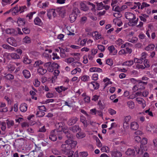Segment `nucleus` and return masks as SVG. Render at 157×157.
I'll return each instance as SVG.
<instances>
[{"label":"nucleus","instance_id":"1","mask_svg":"<svg viewBox=\"0 0 157 157\" xmlns=\"http://www.w3.org/2000/svg\"><path fill=\"white\" fill-rule=\"evenodd\" d=\"M147 142V139L146 138H143L141 142L140 147H135V151L137 153L141 155L143 154L144 151H145L147 150V147L145 145Z\"/></svg>","mask_w":157,"mask_h":157},{"label":"nucleus","instance_id":"2","mask_svg":"<svg viewBox=\"0 0 157 157\" xmlns=\"http://www.w3.org/2000/svg\"><path fill=\"white\" fill-rule=\"evenodd\" d=\"M68 143H65L61 146V148L63 154L65 155H68V157H72L73 155L74 151L71 150L70 145Z\"/></svg>","mask_w":157,"mask_h":157},{"label":"nucleus","instance_id":"3","mask_svg":"<svg viewBox=\"0 0 157 157\" xmlns=\"http://www.w3.org/2000/svg\"><path fill=\"white\" fill-rule=\"evenodd\" d=\"M124 15L126 18L131 23H132L133 25H136L138 18H136L134 14L131 12H125Z\"/></svg>","mask_w":157,"mask_h":157},{"label":"nucleus","instance_id":"4","mask_svg":"<svg viewBox=\"0 0 157 157\" xmlns=\"http://www.w3.org/2000/svg\"><path fill=\"white\" fill-rule=\"evenodd\" d=\"M60 134L58 132L57 130H54L51 131L49 136V139L53 141H56L57 138V136Z\"/></svg>","mask_w":157,"mask_h":157},{"label":"nucleus","instance_id":"5","mask_svg":"<svg viewBox=\"0 0 157 157\" xmlns=\"http://www.w3.org/2000/svg\"><path fill=\"white\" fill-rule=\"evenodd\" d=\"M131 119L130 115L125 116L124 117L123 127L124 129L127 128L129 125V121Z\"/></svg>","mask_w":157,"mask_h":157},{"label":"nucleus","instance_id":"6","mask_svg":"<svg viewBox=\"0 0 157 157\" xmlns=\"http://www.w3.org/2000/svg\"><path fill=\"white\" fill-rule=\"evenodd\" d=\"M78 120V118L76 117H72L68 120L67 122V124L70 126L72 125L76 124Z\"/></svg>","mask_w":157,"mask_h":157},{"label":"nucleus","instance_id":"7","mask_svg":"<svg viewBox=\"0 0 157 157\" xmlns=\"http://www.w3.org/2000/svg\"><path fill=\"white\" fill-rule=\"evenodd\" d=\"M56 15V14L55 10L51 9L48 11L47 16L50 19H51L52 17H55Z\"/></svg>","mask_w":157,"mask_h":157},{"label":"nucleus","instance_id":"8","mask_svg":"<svg viewBox=\"0 0 157 157\" xmlns=\"http://www.w3.org/2000/svg\"><path fill=\"white\" fill-rule=\"evenodd\" d=\"M6 104L5 103L0 102V112H6L8 110V108L6 107Z\"/></svg>","mask_w":157,"mask_h":157},{"label":"nucleus","instance_id":"9","mask_svg":"<svg viewBox=\"0 0 157 157\" xmlns=\"http://www.w3.org/2000/svg\"><path fill=\"white\" fill-rule=\"evenodd\" d=\"M65 143H68V144L70 145L71 149L72 148L75 147L77 144V142L76 141H74L72 140L68 139L66 140L65 141Z\"/></svg>","mask_w":157,"mask_h":157},{"label":"nucleus","instance_id":"10","mask_svg":"<svg viewBox=\"0 0 157 157\" xmlns=\"http://www.w3.org/2000/svg\"><path fill=\"white\" fill-rule=\"evenodd\" d=\"M108 49L109 51V53L111 55H115L117 52V50L115 49L114 46L113 45L108 47Z\"/></svg>","mask_w":157,"mask_h":157},{"label":"nucleus","instance_id":"11","mask_svg":"<svg viewBox=\"0 0 157 157\" xmlns=\"http://www.w3.org/2000/svg\"><path fill=\"white\" fill-rule=\"evenodd\" d=\"M7 42L9 44L13 46L16 47L17 46V44L16 42V40L13 38H8L7 40Z\"/></svg>","mask_w":157,"mask_h":157},{"label":"nucleus","instance_id":"12","mask_svg":"<svg viewBox=\"0 0 157 157\" xmlns=\"http://www.w3.org/2000/svg\"><path fill=\"white\" fill-rule=\"evenodd\" d=\"M139 124L135 121H133L130 124V128L132 130H136L139 128Z\"/></svg>","mask_w":157,"mask_h":157},{"label":"nucleus","instance_id":"13","mask_svg":"<svg viewBox=\"0 0 157 157\" xmlns=\"http://www.w3.org/2000/svg\"><path fill=\"white\" fill-rule=\"evenodd\" d=\"M37 71L39 74L43 75L47 72V70L44 68L43 67L41 66L37 69Z\"/></svg>","mask_w":157,"mask_h":157},{"label":"nucleus","instance_id":"14","mask_svg":"<svg viewBox=\"0 0 157 157\" xmlns=\"http://www.w3.org/2000/svg\"><path fill=\"white\" fill-rule=\"evenodd\" d=\"M27 109L28 105L27 104L25 103H22L20 105V109L21 112H25L27 110Z\"/></svg>","mask_w":157,"mask_h":157},{"label":"nucleus","instance_id":"15","mask_svg":"<svg viewBox=\"0 0 157 157\" xmlns=\"http://www.w3.org/2000/svg\"><path fill=\"white\" fill-rule=\"evenodd\" d=\"M92 35L94 40H97L101 38V34L99 33L97 31L93 32Z\"/></svg>","mask_w":157,"mask_h":157},{"label":"nucleus","instance_id":"16","mask_svg":"<svg viewBox=\"0 0 157 157\" xmlns=\"http://www.w3.org/2000/svg\"><path fill=\"white\" fill-rule=\"evenodd\" d=\"M22 74L24 77L26 78H29L31 76L30 72L27 70H24L22 71Z\"/></svg>","mask_w":157,"mask_h":157},{"label":"nucleus","instance_id":"17","mask_svg":"<svg viewBox=\"0 0 157 157\" xmlns=\"http://www.w3.org/2000/svg\"><path fill=\"white\" fill-rule=\"evenodd\" d=\"M111 155L112 157H121L122 155V154L119 151H114L112 152Z\"/></svg>","mask_w":157,"mask_h":157},{"label":"nucleus","instance_id":"18","mask_svg":"<svg viewBox=\"0 0 157 157\" xmlns=\"http://www.w3.org/2000/svg\"><path fill=\"white\" fill-rule=\"evenodd\" d=\"M135 150L133 149L128 148L126 152V154L127 155L133 156L135 154Z\"/></svg>","mask_w":157,"mask_h":157},{"label":"nucleus","instance_id":"19","mask_svg":"<svg viewBox=\"0 0 157 157\" xmlns=\"http://www.w3.org/2000/svg\"><path fill=\"white\" fill-rule=\"evenodd\" d=\"M67 89V87H65L62 86H58L55 88L56 91L59 93H60L62 91H65Z\"/></svg>","mask_w":157,"mask_h":157},{"label":"nucleus","instance_id":"20","mask_svg":"<svg viewBox=\"0 0 157 157\" xmlns=\"http://www.w3.org/2000/svg\"><path fill=\"white\" fill-rule=\"evenodd\" d=\"M70 129L74 132H76L78 131H80L81 130V128L78 125H75L71 127Z\"/></svg>","mask_w":157,"mask_h":157},{"label":"nucleus","instance_id":"21","mask_svg":"<svg viewBox=\"0 0 157 157\" xmlns=\"http://www.w3.org/2000/svg\"><path fill=\"white\" fill-rule=\"evenodd\" d=\"M89 70L91 72H97L98 73H101L102 72V70L101 69L96 67H91L90 69Z\"/></svg>","mask_w":157,"mask_h":157},{"label":"nucleus","instance_id":"22","mask_svg":"<svg viewBox=\"0 0 157 157\" xmlns=\"http://www.w3.org/2000/svg\"><path fill=\"white\" fill-rule=\"evenodd\" d=\"M57 127H58L57 129L55 130H57L59 134H60L63 128V123H58L57 125Z\"/></svg>","mask_w":157,"mask_h":157},{"label":"nucleus","instance_id":"23","mask_svg":"<svg viewBox=\"0 0 157 157\" xmlns=\"http://www.w3.org/2000/svg\"><path fill=\"white\" fill-rule=\"evenodd\" d=\"M80 121L82 123L84 126L86 127L87 126V123L86 122V118L83 115H81L80 118Z\"/></svg>","mask_w":157,"mask_h":157},{"label":"nucleus","instance_id":"24","mask_svg":"<svg viewBox=\"0 0 157 157\" xmlns=\"http://www.w3.org/2000/svg\"><path fill=\"white\" fill-rule=\"evenodd\" d=\"M6 121L7 127L8 128H11V127L13 126L14 124V121L12 120H7Z\"/></svg>","mask_w":157,"mask_h":157},{"label":"nucleus","instance_id":"25","mask_svg":"<svg viewBox=\"0 0 157 157\" xmlns=\"http://www.w3.org/2000/svg\"><path fill=\"white\" fill-rule=\"evenodd\" d=\"M25 23V20L24 19L18 18L17 21V23L19 26L24 25Z\"/></svg>","mask_w":157,"mask_h":157},{"label":"nucleus","instance_id":"26","mask_svg":"<svg viewBox=\"0 0 157 157\" xmlns=\"http://www.w3.org/2000/svg\"><path fill=\"white\" fill-rule=\"evenodd\" d=\"M133 64V61L132 60H130L124 62L122 63V65L126 66L128 67H130Z\"/></svg>","mask_w":157,"mask_h":157},{"label":"nucleus","instance_id":"27","mask_svg":"<svg viewBox=\"0 0 157 157\" xmlns=\"http://www.w3.org/2000/svg\"><path fill=\"white\" fill-rule=\"evenodd\" d=\"M90 84L92 86L94 90L98 89L99 86V84L95 81L91 82Z\"/></svg>","mask_w":157,"mask_h":157},{"label":"nucleus","instance_id":"28","mask_svg":"<svg viewBox=\"0 0 157 157\" xmlns=\"http://www.w3.org/2000/svg\"><path fill=\"white\" fill-rule=\"evenodd\" d=\"M6 33L10 34H15L16 33L15 30L12 28L6 29Z\"/></svg>","mask_w":157,"mask_h":157},{"label":"nucleus","instance_id":"29","mask_svg":"<svg viewBox=\"0 0 157 157\" xmlns=\"http://www.w3.org/2000/svg\"><path fill=\"white\" fill-rule=\"evenodd\" d=\"M2 47L4 49L9 50L10 51H13L15 50L14 48L7 44H3L2 45Z\"/></svg>","mask_w":157,"mask_h":157},{"label":"nucleus","instance_id":"30","mask_svg":"<svg viewBox=\"0 0 157 157\" xmlns=\"http://www.w3.org/2000/svg\"><path fill=\"white\" fill-rule=\"evenodd\" d=\"M44 62L40 60H39L35 62L33 66L35 67H40V66L43 64Z\"/></svg>","mask_w":157,"mask_h":157},{"label":"nucleus","instance_id":"31","mask_svg":"<svg viewBox=\"0 0 157 157\" xmlns=\"http://www.w3.org/2000/svg\"><path fill=\"white\" fill-rule=\"evenodd\" d=\"M34 21L35 25H40L42 24V22L41 19L38 17H36L34 20Z\"/></svg>","mask_w":157,"mask_h":157},{"label":"nucleus","instance_id":"32","mask_svg":"<svg viewBox=\"0 0 157 157\" xmlns=\"http://www.w3.org/2000/svg\"><path fill=\"white\" fill-rule=\"evenodd\" d=\"M76 15L75 13H72L69 16L70 20L72 23L74 22L76 18Z\"/></svg>","mask_w":157,"mask_h":157},{"label":"nucleus","instance_id":"33","mask_svg":"<svg viewBox=\"0 0 157 157\" xmlns=\"http://www.w3.org/2000/svg\"><path fill=\"white\" fill-rule=\"evenodd\" d=\"M86 41L87 39H85L82 40L79 39L78 40L77 44L78 45L84 46L85 45Z\"/></svg>","mask_w":157,"mask_h":157},{"label":"nucleus","instance_id":"34","mask_svg":"<svg viewBox=\"0 0 157 157\" xmlns=\"http://www.w3.org/2000/svg\"><path fill=\"white\" fill-rule=\"evenodd\" d=\"M23 7H18L17 6H16L13 9L12 12L13 13H16L19 11V10H21V9H23Z\"/></svg>","mask_w":157,"mask_h":157},{"label":"nucleus","instance_id":"35","mask_svg":"<svg viewBox=\"0 0 157 157\" xmlns=\"http://www.w3.org/2000/svg\"><path fill=\"white\" fill-rule=\"evenodd\" d=\"M81 71V70L80 68L76 67L71 71V74L73 75L77 73V72L80 73Z\"/></svg>","mask_w":157,"mask_h":157},{"label":"nucleus","instance_id":"36","mask_svg":"<svg viewBox=\"0 0 157 157\" xmlns=\"http://www.w3.org/2000/svg\"><path fill=\"white\" fill-rule=\"evenodd\" d=\"M11 58L13 59H18L20 58V56L15 53H12L10 54Z\"/></svg>","mask_w":157,"mask_h":157},{"label":"nucleus","instance_id":"37","mask_svg":"<svg viewBox=\"0 0 157 157\" xmlns=\"http://www.w3.org/2000/svg\"><path fill=\"white\" fill-rule=\"evenodd\" d=\"M155 47V45L151 44L147 46L145 49L146 51H152L154 49Z\"/></svg>","mask_w":157,"mask_h":157},{"label":"nucleus","instance_id":"38","mask_svg":"<svg viewBox=\"0 0 157 157\" xmlns=\"http://www.w3.org/2000/svg\"><path fill=\"white\" fill-rule=\"evenodd\" d=\"M23 41L25 44H29L31 42V40L29 37L27 36L23 39Z\"/></svg>","mask_w":157,"mask_h":157},{"label":"nucleus","instance_id":"39","mask_svg":"<svg viewBox=\"0 0 157 157\" xmlns=\"http://www.w3.org/2000/svg\"><path fill=\"white\" fill-rule=\"evenodd\" d=\"M127 104L129 108L131 109H132L134 108L135 105L134 103L132 101H129L127 102Z\"/></svg>","mask_w":157,"mask_h":157},{"label":"nucleus","instance_id":"40","mask_svg":"<svg viewBox=\"0 0 157 157\" xmlns=\"http://www.w3.org/2000/svg\"><path fill=\"white\" fill-rule=\"evenodd\" d=\"M64 105H66L69 107H71L72 104V102L71 100L68 99L66 101H64Z\"/></svg>","mask_w":157,"mask_h":157},{"label":"nucleus","instance_id":"41","mask_svg":"<svg viewBox=\"0 0 157 157\" xmlns=\"http://www.w3.org/2000/svg\"><path fill=\"white\" fill-rule=\"evenodd\" d=\"M71 65L73 67H79L81 65V63L78 61H74L71 63Z\"/></svg>","mask_w":157,"mask_h":157},{"label":"nucleus","instance_id":"42","mask_svg":"<svg viewBox=\"0 0 157 157\" xmlns=\"http://www.w3.org/2000/svg\"><path fill=\"white\" fill-rule=\"evenodd\" d=\"M80 6L81 10L84 11H87L88 9L86 5L84 3H81L80 4Z\"/></svg>","mask_w":157,"mask_h":157},{"label":"nucleus","instance_id":"43","mask_svg":"<svg viewBox=\"0 0 157 157\" xmlns=\"http://www.w3.org/2000/svg\"><path fill=\"white\" fill-rule=\"evenodd\" d=\"M148 16L146 14H143L141 16H139V18L140 20L144 22H146V18Z\"/></svg>","mask_w":157,"mask_h":157},{"label":"nucleus","instance_id":"44","mask_svg":"<svg viewBox=\"0 0 157 157\" xmlns=\"http://www.w3.org/2000/svg\"><path fill=\"white\" fill-rule=\"evenodd\" d=\"M74 61L75 59L74 58L70 57L65 59L64 61L65 62L69 64L72 63Z\"/></svg>","mask_w":157,"mask_h":157},{"label":"nucleus","instance_id":"45","mask_svg":"<svg viewBox=\"0 0 157 157\" xmlns=\"http://www.w3.org/2000/svg\"><path fill=\"white\" fill-rule=\"evenodd\" d=\"M137 40V38L135 37H133L132 38H129L128 40V41L129 42H130L132 43H136Z\"/></svg>","mask_w":157,"mask_h":157},{"label":"nucleus","instance_id":"46","mask_svg":"<svg viewBox=\"0 0 157 157\" xmlns=\"http://www.w3.org/2000/svg\"><path fill=\"white\" fill-rule=\"evenodd\" d=\"M4 77L8 80H12L14 79L13 75L11 74H8L4 76Z\"/></svg>","mask_w":157,"mask_h":157},{"label":"nucleus","instance_id":"47","mask_svg":"<svg viewBox=\"0 0 157 157\" xmlns=\"http://www.w3.org/2000/svg\"><path fill=\"white\" fill-rule=\"evenodd\" d=\"M103 81L105 83L104 88L107 86L109 84H111V82H110L109 79L107 78L104 79Z\"/></svg>","mask_w":157,"mask_h":157},{"label":"nucleus","instance_id":"48","mask_svg":"<svg viewBox=\"0 0 157 157\" xmlns=\"http://www.w3.org/2000/svg\"><path fill=\"white\" fill-rule=\"evenodd\" d=\"M76 136L78 139L82 138L85 136V134L82 132H79L76 134Z\"/></svg>","mask_w":157,"mask_h":157},{"label":"nucleus","instance_id":"49","mask_svg":"<svg viewBox=\"0 0 157 157\" xmlns=\"http://www.w3.org/2000/svg\"><path fill=\"white\" fill-rule=\"evenodd\" d=\"M81 79L82 81L84 82H86L89 80L90 77L88 75H84L82 76Z\"/></svg>","mask_w":157,"mask_h":157},{"label":"nucleus","instance_id":"50","mask_svg":"<svg viewBox=\"0 0 157 157\" xmlns=\"http://www.w3.org/2000/svg\"><path fill=\"white\" fill-rule=\"evenodd\" d=\"M7 67L8 70L10 71H13L14 70L15 68L14 66L11 64H10L8 65L7 66Z\"/></svg>","mask_w":157,"mask_h":157},{"label":"nucleus","instance_id":"51","mask_svg":"<svg viewBox=\"0 0 157 157\" xmlns=\"http://www.w3.org/2000/svg\"><path fill=\"white\" fill-rule=\"evenodd\" d=\"M101 151L103 152L108 153L109 152V147L107 146H103L101 149Z\"/></svg>","mask_w":157,"mask_h":157},{"label":"nucleus","instance_id":"52","mask_svg":"<svg viewBox=\"0 0 157 157\" xmlns=\"http://www.w3.org/2000/svg\"><path fill=\"white\" fill-rule=\"evenodd\" d=\"M23 62L26 64H29L31 62V59H29L27 57H25L24 58Z\"/></svg>","mask_w":157,"mask_h":157},{"label":"nucleus","instance_id":"53","mask_svg":"<svg viewBox=\"0 0 157 157\" xmlns=\"http://www.w3.org/2000/svg\"><path fill=\"white\" fill-rule=\"evenodd\" d=\"M133 63L134 62L135 63H141L143 62L142 59L140 58V59H138L137 58H135L133 60Z\"/></svg>","mask_w":157,"mask_h":157},{"label":"nucleus","instance_id":"54","mask_svg":"<svg viewBox=\"0 0 157 157\" xmlns=\"http://www.w3.org/2000/svg\"><path fill=\"white\" fill-rule=\"evenodd\" d=\"M45 115V113L44 111H37L36 113V115L38 117H43Z\"/></svg>","mask_w":157,"mask_h":157},{"label":"nucleus","instance_id":"55","mask_svg":"<svg viewBox=\"0 0 157 157\" xmlns=\"http://www.w3.org/2000/svg\"><path fill=\"white\" fill-rule=\"evenodd\" d=\"M154 127V126L152 124H148L146 127V130L148 132H151L152 129Z\"/></svg>","mask_w":157,"mask_h":157},{"label":"nucleus","instance_id":"56","mask_svg":"<svg viewBox=\"0 0 157 157\" xmlns=\"http://www.w3.org/2000/svg\"><path fill=\"white\" fill-rule=\"evenodd\" d=\"M123 43V41L121 39H118L116 40L115 42L116 44L118 46H120Z\"/></svg>","mask_w":157,"mask_h":157},{"label":"nucleus","instance_id":"57","mask_svg":"<svg viewBox=\"0 0 157 157\" xmlns=\"http://www.w3.org/2000/svg\"><path fill=\"white\" fill-rule=\"evenodd\" d=\"M98 48L101 52H104L105 49V46L101 44L98 45Z\"/></svg>","mask_w":157,"mask_h":157},{"label":"nucleus","instance_id":"58","mask_svg":"<svg viewBox=\"0 0 157 157\" xmlns=\"http://www.w3.org/2000/svg\"><path fill=\"white\" fill-rule=\"evenodd\" d=\"M87 20V17H86L84 16L82 17L80 19L81 23L84 24L86 23Z\"/></svg>","mask_w":157,"mask_h":157},{"label":"nucleus","instance_id":"59","mask_svg":"<svg viewBox=\"0 0 157 157\" xmlns=\"http://www.w3.org/2000/svg\"><path fill=\"white\" fill-rule=\"evenodd\" d=\"M33 84L35 86L38 87L40 85V82L38 79H36L34 80Z\"/></svg>","mask_w":157,"mask_h":157},{"label":"nucleus","instance_id":"60","mask_svg":"<svg viewBox=\"0 0 157 157\" xmlns=\"http://www.w3.org/2000/svg\"><path fill=\"white\" fill-rule=\"evenodd\" d=\"M1 125L2 126L1 127L2 130L4 131L6 128V123L5 122H2L1 123Z\"/></svg>","mask_w":157,"mask_h":157},{"label":"nucleus","instance_id":"61","mask_svg":"<svg viewBox=\"0 0 157 157\" xmlns=\"http://www.w3.org/2000/svg\"><path fill=\"white\" fill-rule=\"evenodd\" d=\"M2 3L3 6L10 4L11 3V0H2Z\"/></svg>","mask_w":157,"mask_h":157},{"label":"nucleus","instance_id":"62","mask_svg":"<svg viewBox=\"0 0 157 157\" xmlns=\"http://www.w3.org/2000/svg\"><path fill=\"white\" fill-rule=\"evenodd\" d=\"M22 30L24 33L26 34L29 33L30 32V29L26 27L22 29Z\"/></svg>","mask_w":157,"mask_h":157},{"label":"nucleus","instance_id":"63","mask_svg":"<svg viewBox=\"0 0 157 157\" xmlns=\"http://www.w3.org/2000/svg\"><path fill=\"white\" fill-rule=\"evenodd\" d=\"M120 12H117L114 13L113 14V15L114 17L117 18H120L121 16L122 15L120 13Z\"/></svg>","mask_w":157,"mask_h":157},{"label":"nucleus","instance_id":"64","mask_svg":"<svg viewBox=\"0 0 157 157\" xmlns=\"http://www.w3.org/2000/svg\"><path fill=\"white\" fill-rule=\"evenodd\" d=\"M97 142V145L99 147H101L102 146V144L99 139L97 137L96 138Z\"/></svg>","mask_w":157,"mask_h":157}]
</instances>
